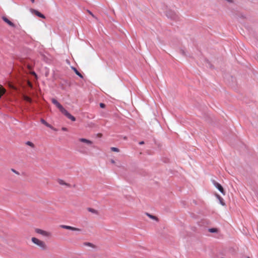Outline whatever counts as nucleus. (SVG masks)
<instances>
[{
	"label": "nucleus",
	"instance_id": "9",
	"mask_svg": "<svg viewBox=\"0 0 258 258\" xmlns=\"http://www.w3.org/2000/svg\"><path fill=\"white\" fill-rule=\"evenodd\" d=\"M57 182L60 185H66L67 186H68L69 187H70L71 186L70 184L66 183V182H64L63 180H62L61 179H58Z\"/></svg>",
	"mask_w": 258,
	"mask_h": 258
},
{
	"label": "nucleus",
	"instance_id": "30",
	"mask_svg": "<svg viewBox=\"0 0 258 258\" xmlns=\"http://www.w3.org/2000/svg\"><path fill=\"white\" fill-rule=\"evenodd\" d=\"M206 223L207 224H210L211 223L209 222V221H206Z\"/></svg>",
	"mask_w": 258,
	"mask_h": 258
},
{
	"label": "nucleus",
	"instance_id": "20",
	"mask_svg": "<svg viewBox=\"0 0 258 258\" xmlns=\"http://www.w3.org/2000/svg\"><path fill=\"white\" fill-rule=\"evenodd\" d=\"M24 99L27 102H30V103L32 102V99L30 97H29V96H24Z\"/></svg>",
	"mask_w": 258,
	"mask_h": 258
},
{
	"label": "nucleus",
	"instance_id": "7",
	"mask_svg": "<svg viewBox=\"0 0 258 258\" xmlns=\"http://www.w3.org/2000/svg\"><path fill=\"white\" fill-rule=\"evenodd\" d=\"M31 11L32 12V13L33 14L36 15L37 16H38V17H40L41 18H43V19H45V16L43 14H41L39 11H38L37 10H34V9H32Z\"/></svg>",
	"mask_w": 258,
	"mask_h": 258
},
{
	"label": "nucleus",
	"instance_id": "29",
	"mask_svg": "<svg viewBox=\"0 0 258 258\" xmlns=\"http://www.w3.org/2000/svg\"><path fill=\"white\" fill-rule=\"evenodd\" d=\"M144 144V141H141V142H139V144L140 145H143Z\"/></svg>",
	"mask_w": 258,
	"mask_h": 258
},
{
	"label": "nucleus",
	"instance_id": "8",
	"mask_svg": "<svg viewBox=\"0 0 258 258\" xmlns=\"http://www.w3.org/2000/svg\"><path fill=\"white\" fill-rule=\"evenodd\" d=\"M2 19L10 26L15 27V25L12 22L10 21L7 17L3 16L2 17Z\"/></svg>",
	"mask_w": 258,
	"mask_h": 258
},
{
	"label": "nucleus",
	"instance_id": "17",
	"mask_svg": "<svg viewBox=\"0 0 258 258\" xmlns=\"http://www.w3.org/2000/svg\"><path fill=\"white\" fill-rule=\"evenodd\" d=\"M8 85L9 86V87L12 89H13V90H16L17 88H16V87L14 86V84H13V83H12L11 82H9L8 83Z\"/></svg>",
	"mask_w": 258,
	"mask_h": 258
},
{
	"label": "nucleus",
	"instance_id": "25",
	"mask_svg": "<svg viewBox=\"0 0 258 258\" xmlns=\"http://www.w3.org/2000/svg\"><path fill=\"white\" fill-rule=\"evenodd\" d=\"M11 170H12L13 172H14L15 173H16V174H18V175H19V173L18 171H17L16 170H15V169H11Z\"/></svg>",
	"mask_w": 258,
	"mask_h": 258
},
{
	"label": "nucleus",
	"instance_id": "32",
	"mask_svg": "<svg viewBox=\"0 0 258 258\" xmlns=\"http://www.w3.org/2000/svg\"><path fill=\"white\" fill-rule=\"evenodd\" d=\"M30 1H31L32 2V3H33L34 2V1H35V0H30Z\"/></svg>",
	"mask_w": 258,
	"mask_h": 258
},
{
	"label": "nucleus",
	"instance_id": "23",
	"mask_svg": "<svg viewBox=\"0 0 258 258\" xmlns=\"http://www.w3.org/2000/svg\"><path fill=\"white\" fill-rule=\"evenodd\" d=\"M111 150L112 151L116 152H118L119 151V149H118L117 148H115V147H111Z\"/></svg>",
	"mask_w": 258,
	"mask_h": 258
},
{
	"label": "nucleus",
	"instance_id": "15",
	"mask_svg": "<svg viewBox=\"0 0 258 258\" xmlns=\"http://www.w3.org/2000/svg\"><path fill=\"white\" fill-rule=\"evenodd\" d=\"M146 215L147 216H148L149 218H150L151 219H153V220H154L156 221H159V219L158 218L155 216H154V215H152L148 213H146Z\"/></svg>",
	"mask_w": 258,
	"mask_h": 258
},
{
	"label": "nucleus",
	"instance_id": "18",
	"mask_svg": "<svg viewBox=\"0 0 258 258\" xmlns=\"http://www.w3.org/2000/svg\"><path fill=\"white\" fill-rule=\"evenodd\" d=\"M208 231L211 233H217L218 232V229L216 228H212L208 229Z\"/></svg>",
	"mask_w": 258,
	"mask_h": 258
},
{
	"label": "nucleus",
	"instance_id": "10",
	"mask_svg": "<svg viewBox=\"0 0 258 258\" xmlns=\"http://www.w3.org/2000/svg\"><path fill=\"white\" fill-rule=\"evenodd\" d=\"M40 121L42 124H44L47 127L50 128L51 129H53V130L54 129L53 126L51 124L47 123L44 119L41 118L40 120Z\"/></svg>",
	"mask_w": 258,
	"mask_h": 258
},
{
	"label": "nucleus",
	"instance_id": "1",
	"mask_svg": "<svg viewBox=\"0 0 258 258\" xmlns=\"http://www.w3.org/2000/svg\"><path fill=\"white\" fill-rule=\"evenodd\" d=\"M32 241L34 243L36 244V245L40 246L42 248H43V249L46 248V245L44 242H43L41 240H40L38 239L35 238V237H33L32 238Z\"/></svg>",
	"mask_w": 258,
	"mask_h": 258
},
{
	"label": "nucleus",
	"instance_id": "3",
	"mask_svg": "<svg viewBox=\"0 0 258 258\" xmlns=\"http://www.w3.org/2000/svg\"><path fill=\"white\" fill-rule=\"evenodd\" d=\"M166 15L168 18L172 20H175L177 18V16L175 13V12L171 10H168L166 11Z\"/></svg>",
	"mask_w": 258,
	"mask_h": 258
},
{
	"label": "nucleus",
	"instance_id": "21",
	"mask_svg": "<svg viewBox=\"0 0 258 258\" xmlns=\"http://www.w3.org/2000/svg\"><path fill=\"white\" fill-rule=\"evenodd\" d=\"M26 144L31 147L32 148H34L35 147L34 144L30 141H27L26 143Z\"/></svg>",
	"mask_w": 258,
	"mask_h": 258
},
{
	"label": "nucleus",
	"instance_id": "28",
	"mask_svg": "<svg viewBox=\"0 0 258 258\" xmlns=\"http://www.w3.org/2000/svg\"><path fill=\"white\" fill-rule=\"evenodd\" d=\"M88 13L91 15H92L93 17H94V15L90 11H88Z\"/></svg>",
	"mask_w": 258,
	"mask_h": 258
},
{
	"label": "nucleus",
	"instance_id": "5",
	"mask_svg": "<svg viewBox=\"0 0 258 258\" xmlns=\"http://www.w3.org/2000/svg\"><path fill=\"white\" fill-rule=\"evenodd\" d=\"M35 231L38 233V234H40L44 236H46V237H49L50 236L51 234L50 232H48V231H44V230H41V229H36L35 230Z\"/></svg>",
	"mask_w": 258,
	"mask_h": 258
},
{
	"label": "nucleus",
	"instance_id": "14",
	"mask_svg": "<svg viewBox=\"0 0 258 258\" xmlns=\"http://www.w3.org/2000/svg\"><path fill=\"white\" fill-rule=\"evenodd\" d=\"M63 227L65 228H66L67 229L71 230H72V231H82L81 229L77 228H76L75 227Z\"/></svg>",
	"mask_w": 258,
	"mask_h": 258
},
{
	"label": "nucleus",
	"instance_id": "16",
	"mask_svg": "<svg viewBox=\"0 0 258 258\" xmlns=\"http://www.w3.org/2000/svg\"><path fill=\"white\" fill-rule=\"evenodd\" d=\"M217 198L219 199L220 204L222 206L225 205V204L224 202V200H223V198L220 196H219V195H217Z\"/></svg>",
	"mask_w": 258,
	"mask_h": 258
},
{
	"label": "nucleus",
	"instance_id": "19",
	"mask_svg": "<svg viewBox=\"0 0 258 258\" xmlns=\"http://www.w3.org/2000/svg\"><path fill=\"white\" fill-rule=\"evenodd\" d=\"M84 244L86 246H90V247H91L94 248H96L95 245H94L93 244L90 243V242H85V243H84Z\"/></svg>",
	"mask_w": 258,
	"mask_h": 258
},
{
	"label": "nucleus",
	"instance_id": "11",
	"mask_svg": "<svg viewBox=\"0 0 258 258\" xmlns=\"http://www.w3.org/2000/svg\"><path fill=\"white\" fill-rule=\"evenodd\" d=\"M79 141L81 142L86 143L88 145H91L93 143L91 141L87 140L86 139H84V138H80L79 139Z\"/></svg>",
	"mask_w": 258,
	"mask_h": 258
},
{
	"label": "nucleus",
	"instance_id": "27",
	"mask_svg": "<svg viewBox=\"0 0 258 258\" xmlns=\"http://www.w3.org/2000/svg\"><path fill=\"white\" fill-rule=\"evenodd\" d=\"M61 130H62V131H68L67 128L64 127H62Z\"/></svg>",
	"mask_w": 258,
	"mask_h": 258
},
{
	"label": "nucleus",
	"instance_id": "24",
	"mask_svg": "<svg viewBox=\"0 0 258 258\" xmlns=\"http://www.w3.org/2000/svg\"><path fill=\"white\" fill-rule=\"evenodd\" d=\"M99 106L102 108H104L105 107V106H106L105 104L104 103H100L99 104Z\"/></svg>",
	"mask_w": 258,
	"mask_h": 258
},
{
	"label": "nucleus",
	"instance_id": "6",
	"mask_svg": "<svg viewBox=\"0 0 258 258\" xmlns=\"http://www.w3.org/2000/svg\"><path fill=\"white\" fill-rule=\"evenodd\" d=\"M51 102L59 109L60 111L64 109L63 107L55 99L52 98L51 99Z\"/></svg>",
	"mask_w": 258,
	"mask_h": 258
},
{
	"label": "nucleus",
	"instance_id": "31",
	"mask_svg": "<svg viewBox=\"0 0 258 258\" xmlns=\"http://www.w3.org/2000/svg\"><path fill=\"white\" fill-rule=\"evenodd\" d=\"M111 162L112 163H115V161H114V160H112H112H111Z\"/></svg>",
	"mask_w": 258,
	"mask_h": 258
},
{
	"label": "nucleus",
	"instance_id": "26",
	"mask_svg": "<svg viewBox=\"0 0 258 258\" xmlns=\"http://www.w3.org/2000/svg\"><path fill=\"white\" fill-rule=\"evenodd\" d=\"M180 52L182 55H186L185 52L184 51V50H182V49L180 50Z\"/></svg>",
	"mask_w": 258,
	"mask_h": 258
},
{
	"label": "nucleus",
	"instance_id": "22",
	"mask_svg": "<svg viewBox=\"0 0 258 258\" xmlns=\"http://www.w3.org/2000/svg\"><path fill=\"white\" fill-rule=\"evenodd\" d=\"M88 211L89 212H91L93 213H95V214H97V211L96 210H95V209H92V208H89L88 209Z\"/></svg>",
	"mask_w": 258,
	"mask_h": 258
},
{
	"label": "nucleus",
	"instance_id": "13",
	"mask_svg": "<svg viewBox=\"0 0 258 258\" xmlns=\"http://www.w3.org/2000/svg\"><path fill=\"white\" fill-rule=\"evenodd\" d=\"M72 69L77 75H78L81 78H83V75L77 70L76 68L72 67Z\"/></svg>",
	"mask_w": 258,
	"mask_h": 258
},
{
	"label": "nucleus",
	"instance_id": "2",
	"mask_svg": "<svg viewBox=\"0 0 258 258\" xmlns=\"http://www.w3.org/2000/svg\"><path fill=\"white\" fill-rule=\"evenodd\" d=\"M63 115H64L67 118L71 119L73 121H75L76 120V118L71 115L66 109L64 108L63 109L60 111Z\"/></svg>",
	"mask_w": 258,
	"mask_h": 258
},
{
	"label": "nucleus",
	"instance_id": "4",
	"mask_svg": "<svg viewBox=\"0 0 258 258\" xmlns=\"http://www.w3.org/2000/svg\"><path fill=\"white\" fill-rule=\"evenodd\" d=\"M213 183L214 185V186L221 192L222 194H223V195H225L226 192L223 187L220 183H219L218 182H216L215 180L213 181Z\"/></svg>",
	"mask_w": 258,
	"mask_h": 258
},
{
	"label": "nucleus",
	"instance_id": "12",
	"mask_svg": "<svg viewBox=\"0 0 258 258\" xmlns=\"http://www.w3.org/2000/svg\"><path fill=\"white\" fill-rule=\"evenodd\" d=\"M6 92V90L4 88V87L0 85V99L2 96L5 94Z\"/></svg>",
	"mask_w": 258,
	"mask_h": 258
}]
</instances>
